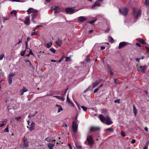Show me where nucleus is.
I'll use <instances>...</instances> for the list:
<instances>
[{
    "label": "nucleus",
    "instance_id": "obj_1",
    "mask_svg": "<svg viewBox=\"0 0 149 149\" xmlns=\"http://www.w3.org/2000/svg\"><path fill=\"white\" fill-rule=\"evenodd\" d=\"M119 11L122 15L125 17L128 13L129 9L127 8L124 7L119 9Z\"/></svg>",
    "mask_w": 149,
    "mask_h": 149
},
{
    "label": "nucleus",
    "instance_id": "obj_2",
    "mask_svg": "<svg viewBox=\"0 0 149 149\" xmlns=\"http://www.w3.org/2000/svg\"><path fill=\"white\" fill-rule=\"evenodd\" d=\"M136 8H133V14L134 17L136 18H137L141 15V11L139 10L137 12H136Z\"/></svg>",
    "mask_w": 149,
    "mask_h": 149
},
{
    "label": "nucleus",
    "instance_id": "obj_3",
    "mask_svg": "<svg viewBox=\"0 0 149 149\" xmlns=\"http://www.w3.org/2000/svg\"><path fill=\"white\" fill-rule=\"evenodd\" d=\"M78 125L77 123L75 121H73L72 123V128L73 132L75 133L77 131L78 128Z\"/></svg>",
    "mask_w": 149,
    "mask_h": 149
},
{
    "label": "nucleus",
    "instance_id": "obj_4",
    "mask_svg": "<svg viewBox=\"0 0 149 149\" xmlns=\"http://www.w3.org/2000/svg\"><path fill=\"white\" fill-rule=\"evenodd\" d=\"M65 11L68 14H72L74 13L75 10L72 8L69 7L66 8L65 9Z\"/></svg>",
    "mask_w": 149,
    "mask_h": 149
},
{
    "label": "nucleus",
    "instance_id": "obj_5",
    "mask_svg": "<svg viewBox=\"0 0 149 149\" xmlns=\"http://www.w3.org/2000/svg\"><path fill=\"white\" fill-rule=\"evenodd\" d=\"M86 140L88 142L89 145H93L94 142L93 138L91 136H88L86 139Z\"/></svg>",
    "mask_w": 149,
    "mask_h": 149
},
{
    "label": "nucleus",
    "instance_id": "obj_6",
    "mask_svg": "<svg viewBox=\"0 0 149 149\" xmlns=\"http://www.w3.org/2000/svg\"><path fill=\"white\" fill-rule=\"evenodd\" d=\"M128 44V43L127 42H120L119 44L118 48L119 49H121L127 45Z\"/></svg>",
    "mask_w": 149,
    "mask_h": 149
},
{
    "label": "nucleus",
    "instance_id": "obj_7",
    "mask_svg": "<svg viewBox=\"0 0 149 149\" xmlns=\"http://www.w3.org/2000/svg\"><path fill=\"white\" fill-rule=\"evenodd\" d=\"M23 148H26L29 146V142L27 138L24 137L23 140Z\"/></svg>",
    "mask_w": 149,
    "mask_h": 149
},
{
    "label": "nucleus",
    "instance_id": "obj_8",
    "mask_svg": "<svg viewBox=\"0 0 149 149\" xmlns=\"http://www.w3.org/2000/svg\"><path fill=\"white\" fill-rule=\"evenodd\" d=\"M113 123V122L111 120L110 118L108 116H107L105 123L108 125H109L112 124Z\"/></svg>",
    "mask_w": 149,
    "mask_h": 149
},
{
    "label": "nucleus",
    "instance_id": "obj_9",
    "mask_svg": "<svg viewBox=\"0 0 149 149\" xmlns=\"http://www.w3.org/2000/svg\"><path fill=\"white\" fill-rule=\"evenodd\" d=\"M139 70L142 73H144L146 70L147 69L146 67V66L141 65L139 68Z\"/></svg>",
    "mask_w": 149,
    "mask_h": 149
},
{
    "label": "nucleus",
    "instance_id": "obj_10",
    "mask_svg": "<svg viewBox=\"0 0 149 149\" xmlns=\"http://www.w3.org/2000/svg\"><path fill=\"white\" fill-rule=\"evenodd\" d=\"M100 4L98 1H96L94 4L92 6L91 8L92 9H95L97 7H100Z\"/></svg>",
    "mask_w": 149,
    "mask_h": 149
},
{
    "label": "nucleus",
    "instance_id": "obj_11",
    "mask_svg": "<svg viewBox=\"0 0 149 149\" xmlns=\"http://www.w3.org/2000/svg\"><path fill=\"white\" fill-rule=\"evenodd\" d=\"M35 127V123H33V122H32L31 123V126L30 127H29V126H27V127L28 128L29 130H30L31 131H32L34 129Z\"/></svg>",
    "mask_w": 149,
    "mask_h": 149
},
{
    "label": "nucleus",
    "instance_id": "obj_12",
    "mask_svg": "<svg viewBox=\"0 0 149 149\" xmlns=\"http://www.w3.org/2000/svg\"><path fill=\"white\" fill-rule=\"evenodd\" d=\"M99 119L102 123H104L106 119V118L104 116L100 114L99 115Z\"/></svg>",
    "mask_w": 149,
    "mask_h": 149
},
{
    "label": "nucleus",
    "instance_id": "obj_13",
    "mask_svg": "<svg viewBox=\"0 0 149 149\" xmlns=\"http://www.w3.org/2000/svg\"><path fill=\"white\" fill-rule=\"evenodd\" d=\"M27 12L28 14H30L31 13H37L38 11L37 10H34L32 8H31L27 10Z\"/></svg>",
    "mask_w": 149,
    "mask_h": 149
},
{
    "label": "nucleus",
    "instance_id": "obj_14",
    "mask_svg": "<svg viewBox=\"0 0 149 149\" xmlns=\"http://www.w3.org/2000/svg\"><path fill=\"white\" fill-rule=\"evenodd\" d=\"M100 128L98 127H91L90 130V132H95L98 130Z\"/></svg>",
    "mask_w": 149,
    "mask_h": 149
},
{
    "label": "nucleus",
    "instance_id": "obj_15",
    "mask_svg": "<svg viewBox=\"0 0 149 149\" xmlns=\"http://www.w3.org/2000/svg\"><path fill=\"white\" fill-rule=\"evenodd\" d=\"M78 20L81 22H84L86 21L87 19L83 16H80L78 18Z\"/></svg>",
    "mask_w": 149,
    "mask_h": 149
},
{
    "label": "nucleus",
    "instance_id": "obj_16",
    "mask_svg": "<svg viewBox=\"0 0 149 149\" xmlns=\"http://www.w3.org/2000/svg\"><path fill=\"white\" fill-rule=\"evenodd\" d=\"M31 15L32 16V19H31L32 21L33 22V23H34L36 24V22L34 20V19L36 18V17L37 15V14L36 13H34V14H32Z\"/></svg>",
    "mask_w": 149,
    "mask_h": 149
},
{
    "label": "nucleus",
    "instance_id": "obj_17",
    "mask_svg": "<svg viewBox=\"0 0 149 149\" xmlns=\"http://www.w3.org/2000/svg\"><path fill=\"white\" fill-rule=\"evenodd\" d=\"M62 41L61 40L58 39V40L56 41V44L58 46L61 47L62 44Z\"/></svg>",
    "mask_w": 149,
    "mask_h": 149
},
{
    "label": "nucleus",
    "instance_id": "obj_18",
    "mask_svg": "<svg viewBox=\"0 0 149 149\" xmlns=\"http://www.w3.org/2000/svg\"><path fill=\"white\" fill-rule=\"evenodd\" d=\"M29 19L30 18L29 16L26 17V18L24 21V23L27 25H29L30 23Z\"/></svg>",
    "mask_w": 149,
    "mask_h": 149
},
{
    "label": "nucleus",
    "instance_id": "obj_19",
    "mask_svg": "<svg viewBox=\"0 0 149 149\" xmlns=\"http://www.w3.org/2000/svg\"><path fill=\"white\" fill-rule=\"evenodd\" d=\"M28 90L25 87H23V89H21L20 91V92L21 93L20 95H23L24 93L26 92Z\"/></svg>",
    "mask_w": 149,
    "mask_h": 149
},
{
    "label": "nucleus",
    "instance_id": "obj_20",
    "mask_svg": "<svg viewBox=\"0 0 149 149\" xmlns=\"http://www.w3.org/2000/svg\"><path fill=\"white\" fill-rule=\"evenodd\" d=\"M100 81L97 80L95 81L94 83L92 84L93 88L95 87L100 83Z\"/></svg>",
    "mask_w": 149,
    "mask_h": 149
},
{
    "label": "nucleus",
    "instance_id": "obj_21",
    "mask_svg": "<svg viewBox=\"0 0 149 149\" xmlns=\"http://www.w3.org/2000/svg\"><path fill=\"white\" fill-rule=\"evenodd\" d=\"M139 42H140L143 45H144L146 43L145 40L141 38H138L137 39Z\"/></svg>",
    "mask_w": 149,
    "mask_h": 149
},
{
    "label": "nucleus",
    "instance_id": "obj_22",
    "mask_svg": "<svg viewBox=\"0 0 149 149\" xmlns=\"http://www.w3.org/2000/svg\"><path fill=\"white\" fill-rule=\"evenodd\" d=\"M56 107H57L58 108V112L59 113L61 111L63 110V109L62 108L61 106L59 104H56Z\"/></svg>",
    "mask_w": 149,
    "mask_h": 149
},
{
    "label": "nucleus",
    "instance_id": "obj_23",
    "mask_svg": "<svg viewBox=\"0 0 149 149\" xmlns=\"http://www.w3.org/2000/svg\"><path fill=\"white\" fill-rule=\"evenodd\" d=\"M54 146V144L52 143H49L48 145V146L49 149H52Z\"/></svg>",
    "mask_w": 149,
    "mask_h": 149
},
{
    "label": "nucleus",
    "instance_id": "obj_24",
    "mask_svg": "<svg viewBox=\"0 0 149 149\" xmlns=\"http://www.w3.org/2000/svg\"><path fill=\"white\" fill-rule=\"evenodd\" d=\"M133 111L134 115H136L137 113V111L134 105L133 106Z\"/></svg>",
    "mask_w": 149,
    "mask_h": 149
},
{
    "label": "nucleus",
    "instance_id": "obj_25",
    "mask_svg": "<svg viewBox=\"0 0 149 149\" xmlns=\"http://www.w3.org/2000/svg\"><path fill=\"white\" fill-rule=\"evenodd\" d=\"M105 131H109L111 132H113L114 131V130L113 128L110 127L106 129Z\"/></svg>",
    "mask_w": 149,
    "mask_h": 149
},
{
    "label": "nucleus",
    "instance_id": "obj_26",
    "mask_svg": "<svg viewBox=\"0 0 149 149\" xmlns=\"http://www.w3.org/2000/svg\"><path fill=\"white\" fill-rule=\"evenodd\" d=\"M54 97L60 100H61L63 101H64V99L63 98V97H61L58 96V95H55L54 96Z\"/></svg>",
    "mask_w": 149,
    "mask_h": 149
},
{
    "label": "nucleus",
    "instance_id": "obj_27",
    "mask_svg": "<svg viewBox=\"0 0 149 149\" xmlns=\"http://www.w3.org/2000/svg\"><path fill=\"white\" fill-rule=\"evenodd\" d=\"M8 80L9 84H12V78L10 76H8Z\"/></svg>",
    "mask_w": 149,
    "mask_h": 149
},
{
    "label": "nucleus",
    "instance_id": "obj_28",
    "mask_svg": "<svg viewBox=\"0 0 149 149\" xmlns=\"http://www.w3.org/2000/svg\"><path fill=\"white\" fill-rule=\"evenodd\" d=\"M52 9L53 10H60V8L58 6H55L54 7H52Z\"/></svg>",
    "mask_w": 149,
    "mask_h": 149
},
{
    "label": "nucleus",
    "instance_id": "obj_29",
    "mask_svg": "<svg viewBox=\"0 0 149 149\" xmlns=\"http://www.w3.org/2000/svg\"><path fill=\"white\" fill-rule=\"evenodd\" d=\"M52 42L48 43L47 45V48H50L52 45Z\"/></svg>",
    "mask_w": 149,
    "mask_h": 149
},
{
    "label": "nucleus",
    "instance_id": "obj_30",
    "mask_svg": "<svg viewBox=\"0 0 149 149\" xmlns=\"http://www.w3.org/2000/svg\"><path fill=\"white\" fill-rule=\"evenodd\" d=\"M38 31H36L32 32L31 34V36H32L34 35H37L38 34Z\"/></svg>",
    "mask_w": 149,
    "mask_h": 149
},
{
    "label": "nucleus",
    "instance_id": "obj_31",
    "mask_svg": "<svg viewBox=\"0 0 149 149\" xmlns=\"http://www.w3.org/2000/svg\"><path fill=\"white\" fill-rule=\"evenodd\" d=\"M75 146L78 149H81L82 148V146L76 143Z\"/></svg>",
    "mask_w": 149,
    "mask_h": 149
},
{
    "label": "nucleus",
    "instance_id": "obj_32",
    "mask_svg": "<svg viewBox=\"0 0 149 149\" xmlns=\"http://www.w3.org/2000/svg\"><path fill=\"white\" fill-rule=\"evenodd\" d=\"M26 51V49H25L22 52H21V54L22 56H24V55L25 54Z\"/></svg>",
    "mask_w": 149,
    "mask_h": 149
},
{
    "label": "nucleus",
    "instance_id": "obj_33",
    "mask_svg": "<svg viewBox=\"0 0 149 149\" xmlns=\"http://www.w3.org/2000/svg\"><path fill=\"white\" fill-rule=\"evenodd\" d=\"M8 126L9 125H8L7 127H6L5 129H4V131L5 132H8L9 130H8Z\"/></svg>",
    "mask_w": 149,
    "mask_h": 149
},
{
    "label": "nucleus",
    "instance_id": "obj_34",
    "mask_svg": "<svg viewBox=\"0 0 149 149\" xmlns=\"http://www.w3.org/2000/svg\"><path fill=\"white\" fill-rule=\"evenodd\" d=\"M65 61H71V59L69 57H66Z\"/></svg>",
    "mask_w": 149,
    "mask_h": 149
},
{
    "label": "nucleus",
    "instance_id": "obj_35",
    "mask_svg": "<svg viewBox=\"0 0 149 149\" xmlns=\"http://www.w3.org/2000/svg\"><path fill=\"white\" fill-rule=\"evenodd\" d=\"M50 50L53 53H54L56 52V50L53 48H51L50 49Z\"/></svg>",
    "mask_w": 149,
    "mask_h": 149
},
{
    "label": "nucleus",
    "instance_id": "obj_36",
    "mask_svg": "<svg viewBox=\"0 0 149 149\" xmlns=\"http://www.w3.org/2000/svg\"><path fill=\"white\" fill-rule=\"evenodd\" d=\"M81 107L83 109V110L85 111H86L87 110V108L86 107H85L84 106H81Z\"/></svg>",
    "mask_w": 149,
    "mask_h": 149
},
{
    "label": "nucleus",
    "instance_id": "obj_37",
    "mask_svg": "<svg viewBox=\"0 0 149 149\" xmlns=\"http://www.w3.org/2000/svg\"><path fill=\"white\" fill-rule=\"evenodd\" d=\"M22 118V117H15V119L17 121H19L20 120V119Z\"/></svg>",
    "mask_w": 149,
    "mask_h": 149
},
{
    "label": "nucleus",
    "instance_id": "obj_38",
    "mask_svg": "<svg viewBox=\"0 0 149 149\" xmlns=\"http://www.w3.org/2000/svg\"><path fill=\"white\" fill-rule=\"evenodd\" d=\"M67 101L69 103H71L72 104H73L72 103V102H71L69 98L68 97V96H67Z\"/></svg>",
    "mask_w": 149,
    "mask_h": 149
},
{
    "label": "nucleus",
    "instance_id": "obj_39",
    "mask_svg": "<svg viewBox=\"0 0 149 149\" xmlns=\"http://www.w3.org/2000/svg\"><path fill=\"white\" fill-rule=\"evenodd\" d=\"M7 120L6 119H5V120H4V121H3V122H2L3 123L2 124L3 125V126L6 125V123L7 122Z\"/></svg>",
    "mask_w": 149,
    "mask_h": 149
},
{
    "label": "nucleus",
    "instance_id": "obj_40",
    "mask_svg": "<svg viewBox=\"0 0 149 149\" xmlns=\"http://www.w3.org/2000/svg\"><path fill=\"white\" fill-rule=\"evenodd\" d=\"M96 21V20L94 19L91 21L89 22H88L91 24H93V23H94Z\"/></svg>",
    "mask_w": 149,
    "mask_h": 149
},
{
    "label": "nucleus",
    "instance_id": "obj_41",
    "mask_svg": "<svg viewBox=\"0 0 149 149\" xmlns=\"http://www.w3.org/2000/svg\"><path fill=\"white\" fill-rule=\"evenodd\" d=\"M68 90V89H65V91H63L62 95L64 96V95H65L66 92Z\"/></svg>",
    "mask_w": 149,
    "mask_h": 149
},
{
    "label": "nucleus",
    "instance_id": "obj_42",
    "mask_svg": "<svg viewBox=\"0 0 149 149\" xmlns=\"http://www.w3.org/2000/svg\"><path fill=\"white\" fill-rule=\"evenodd\" d=\"M114 102L115 103L117 102L118 103H120V99H119L116 100H114Z\"/></svg>",
    "mask_w": 149,
    "mask_h": 149
},
{
    "label": "nucleus",
    "instance_id": "obj_43",
    "mask_svg": "<svg viewBox=\"0 0 149 149\" xmlns=\"http://www.w3.org/2000/svg\"><path fill=\"white\" fill-rule=\"evenodd\" d=\"M4 56V55L3 54H1L0 56V60H2Z\"/></svg>",
    "mask_w": 149,
    "mask_h": 149
},
{
    "label": "nucleus",
    "instance_id": "obj_44",
    "mask_svg": "<svg viewBox=\"0 0 149 149\" xmlns=\"http://www.w3.org/2000/svg\"><path fill=\"white\" fill-rule=\"evenodd\" d=\"M15 75V74H14L13 73H12L10 74L8 76H9V77L10 76L12 77L14 76Z\"/></svg>",
    "mask_w": 149,
    "mask_h": 149
},
{
    "label": "nucleus",
    "instance_id": "obj_45",
    "mask_svg": "<svg viewBox=\"0 0 149 149\" xmlns=\"http://www.w3.org/2000/svg\"><path fill=\"white\" fill-rule=\"evenodd\" d=\"M145 4L149 5V0H145Z\"/></svg>",
    "mask_w": 149,
    "mask_h": 149
},
{
    "label": "nucleus",
    "instance_id": "obj_46",
    "mask_svg": "<svg viewBox=\"0 0 149 149\" xmlns=\"http://www.w3.org/2000/svg\"><path fill=\"white\" fill-rule=\"evenodd\" d=\"M99 90V88H98L95 89L93 93H96Z\"/></svg>",
    "mask_w": 149,
    "mask_h": 149
},
{
    "label": "nucleus",
    "instance_id": "obj_47",
    "mask_svg": "<svg viewBox=\"0 0 149 149\" xmlns=\"http://www.w3.org/2000/svg\"><path fill=\"white\" fill-rule=\"evenodd\" d=\"M121 134L122 136H125V134L123 131L121 132Z\"/></svg>",
    "mask_w": 149,
    "mask_h": 149
},
{
    "label": "nucleus",
    "instance_id": "obj_48",
    "mask_svg": "<svg viewBox=\"0 0 149 149\" xmlns=\"http://www.w3.org/2000/svg\"><path fill=\"white\" fill-rule=\"evenodd\" d=\"M14 14L15 15H16V12L15 11H12L11 12V14Z\"/></svg>",
    "mask_w": 149,
    "mask_h": 149
},
{
    "label": "nucleus",
    "instance_id": "obj_49",
    "mask_svg": "<svg viewBox=\"0 0 149 149\" xmlns=\"http://www.w3.org/2000/svg\"><path fill=\"white\" fill-rule=\"evenodd\" d=\"M86 61L88 62H89L90 61V59L88 57H87L86 59Z\"/></svg>",
    "mask_w": 149,
    "mask_h": 149
},
{
    "label": "nucleus",
    "instance_id": "obj_50",
    "mask_svg": "<svg viewBox=\"0 0 149 149\" xmlns=\"http://www.w3.org/2000/svg\"><path fill=\"white\" fill-rule=\"evenodd\" d=\"M110 39H111V43H113L114 42V40L113 38L111 37H110Z\"/></svg>",
    "mask_w": 149,
    "mask_h": 149
},
{
    "label": "nucleus",
    "instance_id": "obj_51",
    "mask_svg": "<svg viewBox=\"0 0 149 149\" xmlns=\"http://www.w3.org/2000/svg\"><path fill=\"white\" fill-rule=\"evenodd\" d=\"M30 40V38L29 37H28L27 38L26 41L25 42V43H28V42Z\"/></svg>",
    "mask_w": 149,
    "mask_h": 149
},
{
    "label": "nucleus",
    "instance_id": "obj_52",
    "mask_svg": "<svg viewBox=\"0 0 149 149\" xmlns=\"http://www.w3.org/2000/svg\"><path fill=\"white\" fill-rule=\"evenodd\" d=\"M109 72H110V74L111 75L113 74V72L112 71V69H111V68H110V70H109Z\"/></svg>",
    "mask_w": 149,
    "mask_h": 149
},
{
    "label": "nucleus",
    "instance_id": "obj_53",
    "mask_svg": "<svg viewBox=\"0 0 149 149\" xmlns=\"http://www.w3.org/2000/svg\"><path fill=\"white\" fill-rule=\"evenodd\" d=\"M114 82L116 85L118 84V83L117 81V79L116 78H115L114 79Z\"/></svg>",
    "mask_w": 149,
    "mask_h": 149
},
{
    "label": "nucleus",
    "instance_id": "obj_54",
    "mask_svg": "<svg viewBox=\"0 0 149 149\" xmlns=\"http://www.w3.org/2000/svg\"><path fill=\"white\" fill-rule=\"evenodd\" d=\"M146 52L148 53L149 52V47H146Z\"/></svg>",
    "mask_w": 149,
    "mask_h": 149
},
{
    "label": "nucleus",
    "instance_id": "obj_55",
    "mask_svg": "<svg viewBox=\"0 0 149 149\" xmlns=\"http://www.w3.org/2000/svg\"><path fill=\"white\" fill-rule=\"evenodd\" d=\"M136 46H138L140 47H141V45L139 43H136Z\"/></svg>",
    "mask_w": 149,
    "mask_h": 149
},
{
    "label": "nucleus",
    "instance_id": "obj_56",
    "mask_svg": "<svg viewBox=\"0 0 149 149\" xmlns=\"http://www.w3.org/2000/svg\"><path fill=\"white\" fill-rule=\"evenodd\" d=\"M59 10H57V9L56 10H55L54 13H56L59 12Z\"/></svg>",
    "mask_w": 149,
    "mask_h": 149
},
{
    "label": "nucleus",
    "instance_id": "obj_57",
    "mask_svg": "<svg viewBox=\"0 0 149 149\" xmlns=\"http://www.w3.org/2000/svg\"><path fill=\"white\" fill-rule=\"evenodd\" d=\"M110 31V29L109 28H108L105 31V32L107 33L108 32Z\"/></svg>",
    "mask_w": 149,
    "mask_h": 149
},
{
    "label": "nucleus",
    "instance_id": "obj_58",
    "mask_svg": "<svg viewBox=\"0 0 149 149\" xmlns=\"http://www.w3.org/2000/svg\"><path fill=\"white\" fill-rule=\"evenodd\" d=\"M135 142H136L135 140L134 139H133L132 140L131 143H135Z\"/></svg>",
    "mask_w": 149,
    "mask_h": 149
},
{
    "label": "nucleus",
    "instance_id": "obj_59",
    "mask_svg": "<svg viewBox=\"0 0 149 149\" xmlns=\"http://www.w3.org/2000/svg\"><path fill=\"white\" fill-rule=\"evenodd\" d=\"M105 47L104 46H102L100 47V49L102 50H103L105 49Z\"/></svg>",
    "mask_w": 149,
    "mask_h": 149
},
{
    "label": "nucleus",
    "instance_id": "obj_60",
    "mask_svg": "<svg viewBox=\"0 0 149 149\" xmlns=\"http://www.w3.org/2000/svg\"><path fill=\"white\" fill-rule=\"evenodd\" d=\"M3 20L5 21V20L8 19L6 17H3Z\"/></svg>",
    "mask_w": 149,
    "mask_h": 149
},
{
    "label": "nucleus",
    "instance_id": "obj_61",
    "mask_svg": "<svg viewBox=\"0 0 149 149\" xmlns=\"http://www.w3.org/2000/svg\"><path fill=\"white\" fill-rule=\"evenodd\" d=\"M25 45H26L25 48L26 49H28V43H25Z\"/></svg>",
    "mask_w": 149,
    "mask_h": 149
},
{
    "label": "nucleus",
    "instance_id": "obj_62",
    "mask_svg": "<svg viewBox=\"0 0 149 149\" xmlns=\"http://www.w3.org/2000/svg\"><path fill=\"white\" fill-rule=\"evenodd\" d=\"M68 146L70 148V149H72V147L70 144H69Z\"/></svg>",
    "mask_w": 149,
    "mask_h": 149
},
{
    "label": "nucleus",
    "instance_id": "obj_63",
    "mask_svg": "<svg viewBox=\"0 0 149 149\" xmlns=\"http://www.w3.org/2000/svg\"><path fill=\"white\" fill-rule=\"evenodd\" d=\"M29 54H30H30H31V55H33V53L32 52V51L31 49H30V51Z\"/></svg>",
    "mask_w": 149,
    "mask_h": 149
},
{
    "label": "nucleus",
    "instance_id": "obj_64",
    "mask_svg": "<svg viewBox=\"0 0 149 149\" xmlns=\"http://www.w3.org/2000/svg\"><path fill=\"white\" fill-rule=\"evenodd\" d=\"M29 66L31 68L32 67V65L30 61L29 62Z\"/></svg>",
    "mask_w": 149,
    "mask_h": 149
}]
</instances>
